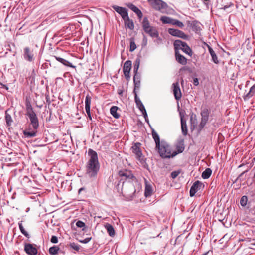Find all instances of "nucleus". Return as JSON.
<instances>
[{
	"label": "nucleus",
	"instance_id": "nucleus-1",
	"mask_svg": "<svg viewBox=\"0 0 255 255\" xmlns=\"http://www.w3.org/2000/svg\"><path fill=\"white\" fill-rule=\"evenodd\" d=\"M88 154L90 158L86 166V173L90 177H94L97 176L100 169L98 155L97 152L92 149L88 150Z\"/></svg>",
	"mask_w": 255,
	"mask_h": 255
},
{
	"label": "nucleus",
	"instance_id": "nucleus-2",
	"mask_svg": "<svg viewBox=\"0 0 255 255\" xmlns=\"http://www.w3.org/2000/svg\"><path fill=\"white\" fill-rule=\"evenodd\" d=\"M160 156L163 158H170L177 154L176 151H172L170 146L165 141L162 140L159 146H156Z\"/></svg>",
	"mask_w": 255,
	"mask_h": 255
},
{
	"label": "nucleus",
	"instance_id": "nucleus-3",
	"mask_svg": "<svg viewBox=\"0 0 255 255\" xmlns=\"http://www.w3.org/2000/svg\"><path fill=\"white\" fill-rule=\"evenodd\" d=\"M142 25L145 32L152 38H158V32L157 30L155 27L151 26L150 25L148 19L147 17L144 18Z\"/></svg>",
	"mask_w": 255,
	"mask_h": 255
},
{
	"label": "nucleus",
	"instance_id": "nucleus-4",
	"mask_svg": "<svg viewBox=\"0 0 255 255\" xmlns=\"http://www.w3.org/2000/svg\"><path fill=\"white\" fill-rule=\"evenodd\" d=\"M150 5L154 9L159 11L162 13H167L168 7L166 3L161 0H148Z\"/></svg>",
	"mask_w": 255,
	"mask_h": 255
},
{
	"label": "nucleus",
	"instance_id": "nucleus-5",
	"mask_svg": "<svg viewBox=\"0 0 255 255\" xmlns=\"http://www.w3.org/2000/svg\"><path fill=\"white\" fill-rule=\"evenodd\" d=\"M39 127L38 118L36 114L33 111V137L36 136H41L42 132L39 129L37 130Z\"/></svg>",
	"mask_w": 255,
	"mask_h": 255
},
{
	"label": "nucleus",
	"instance_id": "nucleus-6",
	"mask_svg": "<svg viewBox=\"0 0 255 255\" xmlns=\"http://www.w3.org/2000/svg\"><path fill=\"white\" fill-rule=\"evenodd\" d=\"M32 99L30 95H27L25 99V107L26 115L28 116L31 123H32Z\"/></svg>",
	"mask_w": 255,
	"mask_h": 255
},
{
	"label": "nucleus",
	"instance_id": "nucleus-7",
	"mask_svg": "<svg viewBox=\"0 0 255 255\" xmlns=\"http://www.w3.org/2000/svg\"><path fill=\"white\" fill-rule=\"evenodd\" d=\"M141 144L139 142L135 143L131 147L133 153L136 155V158L140 161L143 160V157L140 146Z\"/></svg>",
	"mask_w": 255,
	"mask_h": 255
},
{
	"label": "nucleus",
	"instance_id": "nucleus-8",
	"mask_svg": "<svg viewBox=\"0 0 255 255\" xmlns=\"http://www.w3.org/2000/svg\"><path fill=\"white\" fill-rule=\"evenodd\" d=\"M168 32L172 36L178 37L183 39H187L188 38V36L187 35L185 34L183 31L178 29L169 28Z\"/></svg>",
	"mask_w": 255,
	"mask_h": 255
},
{
	"label": "nucleus",
	"instance_id": "nucleus-9",
	"mask_svg": "<svg viewBox=\"0 0 255 255\" xmlns=\"http://www.w3.org/2000/svg\"><path fill=\"white\" fill-rule=\"evenodd\" d=\"M204 185L202 183L199 181H195L190 189V196L193 197L195 193L203 188Z\"/></svg>",
	"mask_w": 255,
	"mask_h": 255
},
{
	"label": "nucleus",
	"instance_id": "nucleus-10",
	"mask_svg": "<svg viewBox=\"0 0 255 255\" xmlns=\"http://www.w3.org/2000/svg\"><path fill=\"white\" fill-rule=\"evenodd\" d=\"M119 175L122 178V179L131 180L135 179V177L132 173V172L128 170H121L119 171Z\"/></svg>",
	"mask_w": 255,
	"mask_h": 255
},
{
	"label": "nucleus",
	"instance_id": "nucleus-11",
	"mask_svg": "<svg viewBox=\"0 0 255 255\" xmlns=\"http://www.w3.org/2000/svg\"><path fill=\"white\" fill-rule=\"evenodd\" d=\"M112 8L121 16L123 20L128 17V12L126 8L117 5H113Z\"/></svg>",
	"mask_w": 255,
	"mask_h": 255
},
{
	"label": "nucleus",
	"instance_id": "nucleus-12",
	"mask_svg": "<svg viewBox=\"0 0 255 255\" xmlns=\"http://www.w3.org/2000/svg\"><path fill=\"white\" fill-rule=\"evenodd\" d=\"M131 67V61L130 60L126 61L123 66L124 74L126 79L128 80L130 79L129 72Z\"/></svg>",
	"mask_w": 255,
	"mask_h": 255
},
{
	"label": "nucleus",
	"instance_id": "nucleus-13",
	"mask_svg": "<svg viewBox=\"0 0 255 255\" xmlns=\"http://www.w3.org/2000/svg\"><path fill=\"white\" fill-rule=\"evenodd\" d=\"M172 86L173 88V91L175 98L176 100H179L182 97V94L179 87V83L178 82H176L172 84Z\"/></svg>",
	"mask_w": 255,
	"mask_h": 255
},
{
	"label": "nucleus",
	"instance_id": "nucleus-14",
	"mask_svg": "<svg viewBox=\"0 0 255 255\" xmlns=\"http://www.w3.org/2000/svg\"><path fill=\"white\" fill-rule=\"evenodd\" d=\"M187 24L188 26H189L193 31L197 33L200 32V30H201L200 27L201 24L197 21H187Z\"/></svg>",
	"mask_w": 255,
	"mask_h": 255
},
{
	"label": "nucleus",
	"instance_id": "nucleus-15",
	"mask_svg": "<svg viewBox=\"0 0 255 255\" xmlns=\"http://www.w3.org/2000/svg\"><path fill=\"white\" fill-rule=\"evenodd\" d=\"M91 101V97L89 95H87L85 98V110L90 120L92 119L90 112Z\"/></svg>",
	"mask_w": 255,
	"mask_h": 255
},
{
	"label": "nucleus",
	"instance_id": "nucleus-16",
	"mask_svg": "<svg viewBox=\"0 0 255 255\" xmlns=\"http://www.w3.org/2000/svg\"><path fill=\"white\" fill-rule=\"evenodd\" d=\"M133 82L134 85V89L133 93H135L136 90H139L140 86V79L141 76L139 73H134Z\"/></svg>",
	"mask_w": 255,
	"mask_h": 255
},
{
	"label": "nucleus",
	"instance_id": "nucleus-17",
	"mask_svg": "<svg viewBox=\"0 0 255 255\" xmlns=\"http://www.w3.org/2000/svg\"><path fill=\"white\" fill-rule=\"evenodd\" d=\"M53 58H55L56 60H57L58 62H60L61 64H62L63 65L73 68H75L76 66L72 65L71 63L67 61V60L63 59L62 58H61L60 57L57 56H53Z\"/></svg>",
	"mask_w": 255,
	"mask_h": 255
},
{
	"label": "nucleus",
	"instance_id": "nucleus-18",
	"mask_svg": "<svg viewBox=\"0 0 255 255\" xmlns=\"http://www.w3.org/2000/svg\"><path fill=\"white\" fill-rule=\"evenodd\" d=\"M128 6L131 10H132L134 13H135L138 18L139 19H141L143 16L142 13L141 11V10L137 7L135 5H133L132 3H129L128 5Z\"/></svg>",
	"mask_w": 255,
	"mask_h": 255
},
{
	"label": "nucleus",
	"instance_id": "nucleus-19",
	"mask_svg": "<svg viewBox=\"0 0 255 255\" xmlns=\"http://www.w3.org/2000/svg\"><path fill=\"white\" fill-rule=\"evenodd\" d=\"M175 57L177 61L182 65H185L187 63V59L182 55L180 54L179 51L175 52Z\"/></svg>",
	"mask_w": 255,
	"mask_h": 255
},
{
	"label": "nucleus",
	"instance_id": "nucleus-20",
	"mask_svg": "<svg viewBox=\"0 0 255 255\" xmlns=\"http://www.w3.org/2000/svg\"><path fill=\"white\" fill-rule=\"evenodd\" d=\"M145 188L144 191V195L145 197L150 196L153 192L152 187L151 185L148 183L147 181L145 179Z\"/></svg>",
	"mask_w": 255,
	"mask_h": 255
},
{
	"label": "nucleus",
	"instance_id": "nucleus-21",
	"mask_svg": "<svg viewBox=\"0 0 255 255\" xmlns=\"http://www.w3.org/2000/svg\"><path fill=\"white\" fill-rule=\"evenodd\" d=\"M185 43L186 42L182 41L180 40H175L173 44L175 52L176 51H179V49L182 50V47H184V45L185 44Z\"/></svg>",
	"mask_w": 255,
	"mask_h": 255
},
{
	"label": "nucleus",
	"instance_id": "nucleus-22",
	"mask_svg": "<svg viewBox=\"0 0 255 255\" xmlns=\"http://www.w3.org/2000/svg\"><path fill=\"white\" fill-rule=\"evenodd\" d=\"M209 52L212 57V60L213 62L216 64L219 63V60L218 59V57L216 55L215 52L213 50V49L209 45H207Z\"/></svg>",
	"mask_w": 255,
	"mask_h": 255
},
{
	"label": "nucleus",
	"instance_id": "nucleus-23",
	"mask_svg": "<svg viewBox=\"0 0 255 255\" xmlns=\"http://www.w3.org/2000/svg\"><path fill=\"white\" fill-rule=\"evenodd\" d=\"M125 26L130 30L134 29V23L132 20H131L129 16L124 20Z\"/></svg>",
	"mask_w": 255,
	"mask_h": 255
},
{
	"label": "nucleus",
	"instance_id": "nucleus-24",
	"mask_svg": "<svg viewBox=\"0 0 255 255\" xmlns=\"http://www.w3.org/2000/svg\"><path fill=\"white\" fill-rule=\"evenodd\" d=\"M104 226H105V228L107 230V232H108L109 235L111 237L114 236V235L115 234V230H114V229L113 226L109 223H106Z\"/></svg>",
	"mask_w": 255,
	"mask_h": 255
},
{
	"label": "nucleus",
	"instance_id": "nucleus-25",
	"mask_svg": "<svg viewBox=\"0 0 255 255\" xmlns=\"http://www.w3.org/2000/svg\"><path fill=\"white\" fill-rule=\"evenodd\" d=\"M134 99L136 105L140 111L145 108L143 103L140 100L139 98L138 97L136 92L134 93Z\"/></svg>",
	"mask_w": 255,
	"mask_h": 255
},
{
	"label": "nucleus",
	"instance_id": "nucleus-26",
	"mask_svg": "<svg viewBox=\"0 0 255 255\" xmlns=\"http://www.w3.org/2000/svg\"><path fill=\"white\" fill-rule=\"evenodd\" d=\"M255 94V83L250 88L249 92L244 97V100L248 99Z\"/></svg>",
	"mask_w": 255,
	"mask_h": 255
},
{
	"label": "nucleus",
	"instance_id": "nucleus-27",
	"mask_svg": "<svg viewBox=\"0 0 255 255\" xmlns=\"http://www.w3.org/2000/svg\"><path fill=\"white\" fill-rule=\"evenodd\" d=\"M174 19L166 16H161L160 21L164 24H173Z\"/></svg>",
	"mask_w": 255,
	"mask_h": 255
},
{
	"label": "nucleus",
	"instance_id": "nucleus-28",
	"mask_svg": "<svg viewBox=\"0 0 255 255\" xmlns=\"http://www.w3.org/2000/svg\"><path fill=\"white\" fill-rule=\"evenodd\" d=\"M23 56L25 59L31 61V56L30 55V49L28 47H25L23 51Z\"/></svg>",
	"mask_w": 255,
	"mask_h": 255
},
{
	"label": "nucleus",
	"instance_id": "nucleus-29",
	"mask_svg": "<svg viewBox=\"0 0 255 255\" xmlns=\"http://www.w3.org/2000/svg\"><path fill=\"white\" fill-rule=\"evenodd\" d=\"M152 135L155 141L156 146H159V144L161 143L160 137L158 133L153 129L152 131Z\"/></svg>",
	"mask_w": 255,
	"mask_h": 255
},
{
	"label": "nucleus",
	"instance_id": "nucleus-30",
	"mask_svg": "<svg viewBox=\"0 0 255 255\" xmlns=\"http://www.w3.org/2000/svg\"><path fill=\"white\" fill-rule=\"evenodd\" d=\"M212 174V170L210 168H206L202 173V177L206 179L209 178Z\"/></svg>",
	"mask_w": 255,
	"mask_h": 255
},
{
	"label": "nucleus",
	"instance_id": "nucleus-31",
	"mask_svg": "<svg viewBox=\"0 0 255 255\" xmlns=\"http://www.w3.org/2000/svg\"><path fill=\"white\" fill-rule=\"evenodd\" d=\"M176 149L177 150V151H176V152H177V154L182 153L184 151V145L183 140H182L178 142V143L176 145Z\"/></svg>",
	"mask_w": 255,
	"mask_h": 255
},
{
	"label": "nucleus",
	"instance_id": "nucleus-32",
	"mask_svg": "<svg viewBox=\"0 0 255 255\" xmlns=\"http://www.w3.org/2000/svg\"><path fill=\"white\" fill-rule=\"evenodd\" d=\"M117 110L118 107L116 106H112L110 109V113L111 115L116 119L120 117V115L117 112Z\"/></svg>",
	"mask_w": 255,
	"mask_h": 255
},
{
	"label": "nucleus",
	"instance_id": "nucleus-33",
	"mask_svg": "<svg viewBox=\"0 0 255 255\" xmlns=\"http://www.w3.org/2000/svg\"><path fill=\"white\" fill-rule=\"evenodd\" d=\"M182 50L186 54L189 55V56H191L192 54V51L190 47L187 45L186 43L184 45V47H182Z\"/></svg>",
	"mask_w": 255,
	"mask_h": 255
},
{
	"label": "nucleus",
	"instance_id": "nucleus-34",
	"mask_svg": "<svg viewBox=\"0 0 255 255\" xmlns=\"http://www.w3.org/2000/svg\"><path fill=\"white\" fill-rule=\"evenodd\" d=\"M181 125L182 134L185 136L188 131L186 121H181Z\"/></svg>",
	"mask_w": 255,
	"mask_h": 255
},
{
	"label": "nucleus",
	"instance_id": "nucleus-35",
	"mask_svg": "<svg viewBox=\"0 0 255 255\" xmlns=\"http://www.w3.org/2000/svg\"><path fill=\"white\" fill-rule=\"evenodd\" d=\"M24 251L28 255H32V244L29 243L25 244Z\"/></svg>",
	"mask_w": 255,
	"mask_h": 255
},
{
	"label": "nucleus",
	"instance_id": "nucleus-36",
	"mask_svg": "<svg viewBox=\"0 0 255 255\" xmlns=\"http://www.w3.org/2000/svg\"><path fill=\"white\" fill-rule=\"evenodd\" d=\"M5 118L7 126L8 127L10 126L13 122V120L12 119L11 116L10 115L7 113V111L5 112Z\"/></svg>",
	"mask_w": 255,
	"mask_h": 255
},
{
	"label": "nucleus",
	"instance_id": "nucleus-37",
	"mask_svg": "<svg viewBox=\"0 0 255 255\" xmlns=\"http://www.w3.org/2000/svg\"><path fill=\"white\" fill-rule=\"evenodd\" d=\"M140 62V59L139 58H137L134 62V67H133V72L134 73H138V70L139 67Z\"/></svg>",
	"mask_w": 255,
	"mask_h": 255
},
{
	"label": "nucleus",
	"instance_id": "nucleus-38",
	"mask_svg": "<svg viewBox=\"0 0 255 255\" xmlns=\"http://www.w3.org/2000/svg\"><path fill=\"white\" fill-rule=\"evenodd\" d=\"M59 250V247L57 246H53L49 248V253L51 255H54L58 253Z\"/></svg>",
	"mask_w": 255,
	"mask_h": 255
},
{
	"label": "nucleus",
	"instance_id": "nucleus-39",
	"mask_svg": "<svg viewBox=\"0 0 255 255\" xmlns=\"http://www.w3.org/2000/svg\"><path fill=\"white\" fill-rule=\"evenodd\" d=\"M136 48V45L135 43L134 38H131L130 39V48L129 51L130 52L133 51Z\"/></svg>",
	"mask_w": 255,
	"mask_h": 255
},
{
	"label": "nucleus",
	"instance_id": "nucleus-40",
	"mask_svg": "<svg viewBox=\"0 0 255 255\" xmlns=\"http://www.w3.org/2000/svg\"><path fill=\"white\" fill-rule=\"evenodd\" d=\"M69 246L71 248L74 250L78 252L80 249V246L75 243H70Z\"/></svg>",
	"mask_w": 255,
	"mask_h": 255
},
{
	"label": "nucleus",
	"instance_id": "nucleus-41",
	"mask_svg": "<svg viewBox=\"0 0 255 255\" xmlns=\"http://www.w3.org/2000/svg\"><path fill=\"white\" fill-rule=\"evenodd\" d=\"M172 25H175L177 27L180 28H182L184 26L183 22H182L181 21H180L177 19H174Z\"/></svg>",
	"mask_w": 255,
	"mask_h": 255
},
{
	"label": "nucleus",
	"instance_id": "nucleus-42",
	"mask_svg": "<svg viewBox=\"0 0 255 255\" xmlns=\"http://www.w3.org/2000/svg\"><path fill=\"white\" fill-rule=\"evenodd\" d=\"M248 197L246 196H243L240 199V204L242 206L245 207L247 203Z\"/></svg>",
	"mask_w": 255,
	"mask_h": 255
},
{
	"label": "nucleus",
	"instance_id": "nucleus-43",
	"mask_svg": "<svg viewBox=\"0 0 255 255\" xmlns=\"http://www.w3.org/2000/svg\"><path fill=\"white\" fill-rule=\"evenodd\" d=\"M19 229L20 230V231L21 232V233L25 236H26V237L27 238H29L30 236H29V235L28 234V233H27V232L24 229V227H23L21 223H19Z\"/></svg>",
	"mask_w": 255,
	"mask_h": 255
},
{
	"label": "nucleus",
	"instance_id": "nucleus-44",
	"mask_svg": "<svg viewBox=\"0 0 255 255\" xmlns=\"http://www.w3.org/2000/svg\"><path fill=\"white\" fill-rule=\"evenodd\" d=\"M209 110L207 108H204L201 110V115L202 117H208L209 115Z\"/></svg>",
	"mask_w": 255,
	"mask_h": 255
},
{
	"label": "nucleus",
	"instance_id": "nucleus-45",
	"mask_svg": "<svg viewBox=\"0 0 255 255\" xmlns=\"http://www.w3.org/2000/svg\"><path fill=\"white\" fill-rule=\"evenodd\" d=\"M180 173V172L179 171H173L171 173V177L172 179H175L179 175V174Z\"/></svg>",
	"mask_w": 255,
	"mask_h": 255
},
{
	"label": "nucleus",
	"instance_id": "nucleus-46",
	"mask_svg": "<svg viewBox=\"0 0 255 255\" xmlns=\"http://www.w3.org/2000/svg\"><path fill=\"white\" fill-rule=\"evenodd\" d=\"M76 226L79 228H83L85 226V224L81 221H78L76 223Z\"/></svg>",
	"mask_w": 255,
	"mask_h": 255
},
{
	"label": "nucleus",
	"instance_id": "nucleus-47",
	"mask_svg": "<svg viewBox=\"0 0 255 255\" xmlns=\"http://www.w3.org/2000/svg\"><path fill=\"white\" fill-rule=\"evenodd\" d=\"M91 237L86 238L83 240H79V242L82 243L86 244L88 243L91 240Z\"/></svg>",
	"mask_w": 255,
	"mask_h": 255
},
{
	"label": "nucleus",
	"instance_id": "nucleus-48",
	"mask_svg": "<svg viewBox=\"0 0 255 255\" xmlns=\"http://www.w3.org/2000/svg\"><path fill=\"white\" fill-rule=\"evenodd\" d=\"M185 114V111H181L179 112V115H180L181 121H185L184 120V117Z\"/></svg>",
	"mask_w": 255,
	"mask_h": 255
},
{
	"label": "nucleus",
	"instance_id": "nucleus-49",
	"mask_svg": "<svg viewBox=\"0 0 255 255\" xmlns=\"http://www.w3.org/2000/svg\"><path fill=\"white\" fill-rule=\"evenodd\" d=\"M58 238L56 236H52L51 238V242L52 243H58Z\"/></svg>",
	"mask_w": 255,
	"mask_h": 255
},
{
	"label": "nucleus",
	"instance_id": "nucleus-50",
	"mask_svg": "<svg viewBox=\"0 0 255 255\" xmlns=\"http://www.w3.org/2000/svg\"><path fill=\"white\" fill-rule=\"evenodd\" d=\"M206 124H207L206 123L201 121V122L199 125V130H201L204 128V127H205V126L206 125Z\"/></svg>",
	"mask_w": 255,
	"mask_h": 255
},
{
	"label": "nucleus",
	"instance_id": "nucleus-51",
	"mask_svg": "<svg viewBox=\"0 0 255 255\" xmlns=\"http://www.w3.org/2000/svg\"><path fill=\"white\" fill-rule=\"evenodd\" d=\"M140 111L141 112L144 118L145 119H146V118H147V112L146 111V110H145V108H144L143 109L140 110Z\"/></svg>",
	"mask_w": 255,
	"mask_h": 255
},
{
	"label": "nucleus",
	"instance_id": "nucleus-52",
	"mask_svg": "<svg viewBox=\"0 0 255 255\" xmlns=\"http://www.w3.org/2000/svg\"><path fill=\"white\" fill-rule=\"evenodd\" d=\"M24 134L25 136L27 137H31L32 136V132L31 131H24Z\"/></svg>",
	"mask_w": 255,
	"mask_h": 255
},
{
	"label": "nucleus",
	"instance_id": "nucleus-53",
	"mask_svg": "<svg viewBox=\"0 0 255 255\" xmlns=\"http://www.w3.org/2000/svg\"><path fill=\"white\" fill-rule=\"evenodd\" d=\"M193 84L195 86H197L199 85V81L197 78H194L193 79Z\"/></svg>",
	"mask_w": 255,
	"mask_h": 255
},
{
	"label": "nucleus",
	"instance_id": "nucleus-54",
	"mask_svg": "<svg viewBox=\"0 0 255 255\" xmlns=\"http://www.w3.org/2000/svg\"><path fill=\"white\" fill-rule=\"evenodd\" d=\"M208 119H209V117H202L201 121L207 123L208 121Z\"/></svg>",
	"mask_w": 255,
	"mask_h": 255
},
{
	"label": "nucleus",
	"instance_id": "nucleus-55",
	"mask_svg": "<svg viewBox=\"0 0 255 255\" xmlns=\"http://www.w3.org/2000/svg\"><path fill=\"white\" fill-rule=\"evenodd\" d=\"M37 254V250L33 246V255H36Z\"/></svg>",
	"mask_w": 255,
	"mask_h": 255
},
{
	"label": "nucleus",
	"instance_id": "nucleus-56",
	"mask_svg": "<svg viewBox=\"0 0 255 255\" xmlns=\"http://www.w3.org/2000/svg\"><path fill=\"white\" fill-rule=\"evenodd\" d=\"M157 39H156V43L158 44H159L161 43V39L158 36V38H156Z\"/></svg>",
	"mask_w": 255,
	"mask_h": 255
},
{
	"label": "nucleus",
	"instance_id": "nucleus-57",
	"mask_svg": "<svg viewBox=\"0 0 255 255\" xmlns=\"http://www.w3.org/2000/svg\"><path fill=\"white\" fill-rule=\"evenodd\" d=\"M143 42H144V45H146L147 44V39L145 36H144L143 37Z\"/></svg>",
	"mask_w": 255,
	"mask_h": 255
},
{
	"label": "nucleus",
	"instance_id": "nucleus-58",
	"mask_svg": "<svg viewBox=\"0 0 255 255\" xmlns=\"http://www.w3.org/2000/svg\"><path fill=\"white\" fill-rule=\"evenodd\" d=\"M83 190H84L83 188H81L80 189H79V193H80Z\"/></svg>",
	"mask_w": 255,
	"mask_h": 255
},
{
	"label": "nucleus",
	"instance_id": "nucleus-59",
	"mask_svg": "<svg viewBox=\"0 0 255 255\" xmlns=\"http://www.w3.org/2000/svg\"><path fill=\"white\" fill-rule=\"evenodd\" d=\"M46 99H47V102L49 104V103H50V102H50V101L49 100V98H48L47 97H46Z\"/></svg>",
	"mask_w": 255,
	"mask_h": 255
},
{
	"label": "nucleus",
	"instance_id": "nucleus-60",
	"mask_svg": "<svg viewBox=\"0 0 255 255\" xmlns=\"http://www.w3.org/2000/svg\"><path fill=\"white\" fill-rule=\"evenodd\" d=\"M190 121H191V122L192 123V121H193V117H192V116L190 118Z\"/></svg>",
	"mask_w": 255,
	"mask_h": 255
},
{
	"label": "nucleus",
	"instance_id": "nucleus-61",
	"mask_svg": "<svg viewBox=\"0 0 255 255\" xmlns=\"http://www.w3.org/2000/svg\"><path fill=\"white\" fill-rule=\"evenodd\" d=\"M145 121L147 122H148V120L147 119V118H146V119H145Z\"/></svg>",
	"mask_w": 255,
	"mask_h": 255
},
{
	"label": "nucleus",
	"instance_id": "nucleus-62",
	"mask_svg": "<svg viewBox=\"0 0 255 255\" xmlns=\"http://www.w3.org/2000/svg\"><path fill=\"white\" fill-rule=\"evenodd\" d=\"M228 8V6H224V9H226V8Z\"/></svg>",
	"mask_w": 255,
	"mask_h": 255
},
{
	"label": "nucleus",
	"instance_id": "nucleus-63",
	"mask_svg": "<svg viewBox=\"0 0 255 255\" xmlns=\"http://www.w3.org/2000/svg\"><path fill=\"white\" fill-rule=\"evenodd\" d=\"M204 0L205 1H209V0Z\"/></svg>",
	"mask_w": 255,
	"mask_h": 255
},
{
	"label": "nucleus",
	"instance_id": "nucleus-64",
	"mask_svg": "<svg viewBox=\"0 0 255 255\" xmlns=\"http://www.w3.org/2000/svg\"><path fill=\"white\" fill-rule=\"evenodd\" d=\"M35 197L33 196L32 199H34Z\"/></svg>",
	"mask_w": 255,
	"mask_h": 255
}]
</instances>
